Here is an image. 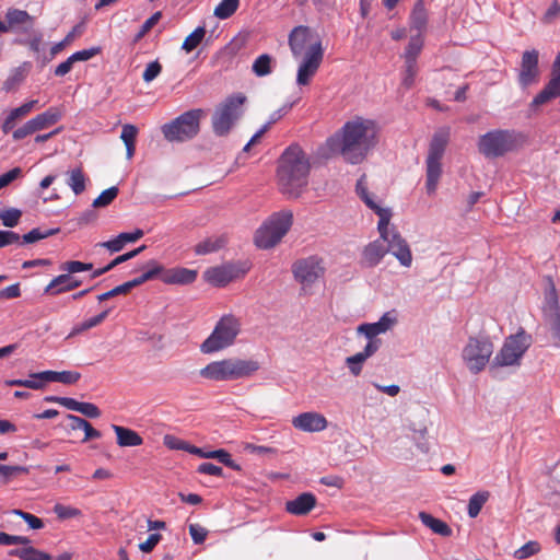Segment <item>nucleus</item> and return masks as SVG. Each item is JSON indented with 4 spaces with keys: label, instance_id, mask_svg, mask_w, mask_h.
<instances>
[{
    "label": "nucleus",
    "instance_id": "nucleus-1",
    "mask_svg": "<svg viewBox=\"0 0 560 560\" xmlns=\"http://www.w3.org/2000/svg\"><path fill=\"white\" fill-rule=\"evenodd\" d=\"M288 43L292 56L301 60L296 72L298 85H308L324 60V47L317 32L305 25L295 26Z\"/></svg>",
    "mask_w": 560,
    "mask_h": 560
},
{
    "label": "nucleus",
    "instance_id": "nucleus-2",
    "mask_svg": "<svg viewBox=\"0 0 560 560\" xmlns=\"http://www.w3.org/2000/svg\"><path fill=\"white\" fill-rule=\"evenodd\" d=\"M378 128L374 120L355 117L341 128V138H330L327 144L338 147L343 159L351 163H361L369 151L377 143Z\"/></svg>",
    "mask_w": 560,
    "mask_h": 560
},
{
    "label": "nucleus",
    "instance_id": "nucleus-3",
    "mask_svg": "<svg viewBox=\"0 0 560 560\" xmlns=\"http://www.w3.org/2000/svg\"><path fill=\"white\" fill-rule=\"evenodd\" d=\"M311 161L306 152L296 143L289 145L277 164V185L288 198L296 199L308 186Z\"/></svg>",
    "mask_w": 560,
    "mask_h": 560
},
{
    "label": "nucleus",
    "instance_id": "nucleus-4",
    "mask_svg": "<svg viewBox=\"0 0 560 560\" xmlns=\"http://www.w3.org/2000/svg\"><path fill=\"white\" fill-rule=\"evenodd\" d=\"M357 192L363 202L373 210L378 217L377 230L381 240L387 244L386 254L394 255L401 266L409 268L412 264V254L407 241L401 236L396 228H389L392 212L389 209L380 207L368 190L366 176L362 175L357 182Z\"/></svg>",
    "mask_w": 560,
    "mask_h": 560
},
{
    "label": "nucleus",
    "instance_id": "nucleus-5",
    "mask_svg": "<svg viewBox=\"0 0 560 560\" xmlns=\"http://www.w3.org/2000/svg\"><path fill=\"white\" fill-rule=\"evenodd\" d=\"M259 369V362L256 360L230 358L207 364L199 371V374L210 381H233L250 377Z\"/></svg>",
    "mask_w": 560,
    "mask_h": 560
},
{
    "label": "nucleus",
    "instance_id": "nucleus-6",
    "mask_svg": "<svg viewBox=\"0 0 560 560\" xmlns=\"http://www.w3.org/2000/svg\"><path fill=\"white\" fill-rule=\"evenodd\" d=\"M242 331V320L236 315L224 314L215 323L212 332L200 345V351L211 354L233 346Z\"/></svg>",
    "mask_w": 560,
    "mask_h": 560
},
{
    "label": "nucleus",
    "instance_id": "nucleus-7",
    "mask_svg": "<svg viewBox=\"0 0 560 560\" xmlns=\"http://www.w3.org/2000/svg\"><path fill=\"white\" fill-rule=\"evenodd\" d=\"M525 142L523 133L515 130L497 129L482 135L478 141L479 152L488 159L503 156Z\"/></svg>",
    "mask_w": 560,
    "mask_h": 560
},
{
    "label": "nucleus",
    "instance_id": "nucleus-8",
    "mask_svg": "<svg viewBox=\"0 0 560 560\" xmlns=\"http://www.w3.org/2000/svg\"><path fill=\"white\" fill-rule=\"evenodd\" d=\"M451 130L444 127L435 131L430 142L427 156V191L434 194L442 174L441 160L450 141Z\"/></svg>",
    "mask_w": 560,
    "mask_h": 560
},
{
    "label": "nucleus",
    "instance_id": "nucleus-9",
    "mask_svg": "<svg viewBox=\"0 0 560 560\" xmlns=\"http://www.w3.org/2000/svg\"><path fill=\"white\" fill-rule=\"evenodd\" d=\"M292 222L293 214L291 211H280L271 214L255 233L256 246L261 249L272 248L288 233Z\"/></svg>",
    "mask_w": 560,
    "mask_h": 560
},
{
    "label": "nucleus",
    "instance_id": "nucleus-10",
    "mask_svg": "<svg viewBox=\"0 0 560 560\" xmlns=\"http://www.w3.org/2000/svg\"><path fill=\"white\" fill-rule=\"evenodd\" d=\"M205 112L200 108L190 109L161 128L164 138L170 142H184L195 138L200 130V119Z\"/></svg>",
    "mask_w": 560,
    "mask_h": 560
},
{
    "label": "nucleus",
    "instance_id": "nucleus-11",
    "mask_svg": "<svg viewBox=\"0 0 560 560\" xmlns=\"http://www.w3.org/2000/svg\"><path fill=\"white\" fill-rule=\"evenodd\" d=\"M246 102V96L242 93L233 94L226 97L214 110L211 122L213 132L223 137L226 136L234 124L241 118L244 113L243 106Z\"/></svg>",
    "mask_w": 560,
    "mask_h": 560
},
{
    "label": "nucleus",
    "instance_id": "nucleus-12",
    "mask_svg": "<svg viewBox=\"0 0 560 560\" xmlns=\"http://www.w3.org/2000/svg\"><path fill=\"white\" fill-rule=\"evenodd\" d=\"M532 345V336L524 329L509 336L493 359V366L520 365L521 360Z\"/></svg>",
    "mask_w": 560,
    "mask_h": 560
},
{
    "label": "nucleus",
    "instance_id": "nucleus-13",
    "mask_svg": "<svg viewBox=\"0 0 560 560\" xmlns=\"http://www.w3.org/2000/svg\"><path fill=\"white\" fill-rule=\"evenodd\" d=\"M493 353V343L488 337H469L462 351V359L467 369L477 374L485 370Z\"/></svg>",
    "mask_w": 560,
    "mask_h": 560
},
{
    "label": "nucleus",
    "instance_id": "nucleus-14",
    "mask_svg": "<svg viewBox=\"0 0 560 560\" xmlns=\"http://www.w3.org/2000/svg\"><path fill=\"white\" fill-rule=\"evenodd\" d=\"M292 272L303 288L310 287L325 273L323 259L316 256L299 259L292 265Z\"/></svg>",
    "mask_w": 560,
    "mask_h": 560
},
{
    "label": "nucleus",
    "instance_id": "nucleus-15",
    "mask_svg": "<svg viewBox=\"0 0 560 560\" xmlns=\"http://www.w3.org/2000/svg\"><path fill=\"white\" fill-rule=\"evenodd\" d=\"M538 58L539 52L536 49L523 52L518 72V83L522 86L526 88L537 82L539 77Z\"/></svg>",
    "mask_w": 560,
    "mask_h": 560
},
{
    "label": "nucleus",
    "instance_id": "nucleus-16",
    "mask_svg": "<svg viewBox=\"0 0 560 560\" xmlns=\"http://www.w3.org/2000/svg\"><path fill=\"white\" fill-rule=\"evenodd\" d=\"M295 429L304 432H320L327 428L326 418L317 412H303L292 419Z\"/></svg>",
    "mask_w": 560,
    "mask_h": 560
},
{
    "label": "nucleus",
    "instance_id": "nucleus-17",
    "mask_svg": "<svg viewBox=\"0 0 560 560\" xmlns=\"http://www.w3.org/2000/svg\"><path fill=\"white\" fill-rule=\"evenodd\" d=\"M82 284V281L74 277L72 273H61L45 287L44 293L49 295H59L72 290H75Z\"/></svg>",
    "mask_w": 560,
    "mask_h": 560
},
{
    "label": "nucleus",
    "instance_id": "nucleus-18",
    "mask_svg": "<svg viewBox=\"0 0 560 560\" xmlns=\"http://www.w3.org/2000/svg\"><path fill=\"white\" fill-rule=\"evenodd\" d=\"M560 96V73H551V78L544 89L533 98L532 108H537L549 101Z\"/></svg>",
    "mask_w": 560,
    "mask_h": 560
},
{
    "label": "nucleus",
    "instance_id": "nucleus-19",
    "mask_svg": "<svg viewBox=\"0 0 560 560\" xmlns=\"http://www.w3.org/2000/svg\"><path fill=\"white\" fill-rule=\"evenodd\" d=\"M203 276L209 283L215 287H224L236 277V271L233 266L223 265L207 269Z\"/></svg>",
    "mask_w": 560,
    "mask_h": 560
},
{
    "label": "nucleus",
    "instance_id": "nucleus-20",
    "mask_svg": "<svg viewBox=\"0 0 560 560\" xmlns=\"http://www.w3.org/2000/svg\"><path fill=\"white\" fill-rule=\"evenodd\" d=\"M197 279V271L184 267L165 269L162 281L166 284H190Z\"/></svg>",
    "mask_w": 560,
    "mask_h": 560
},
{
    "label": "nucleus",
    "instance_id": "nucleus-21",
    "mask_svg": "<svg viewBox=\"0 0 560 560\" xmlns=\"http://www.w3.org/2000/svg\"><path fill=\"white\" fill-rule=\"evenodd\" d=\"M316 505V498L313 493L304 492L298 495L294 500L285 503V510L293 515H306Z\"/></svg>",
    "mask_w": 560,
    "mask_h": 560
},
{
    "label": "nucleus",
    "instance_id": "nucleus-22",
    "mask_svg": "<svg viewBox=\"0 0 560 560\" xmlns=\"http://www.w3.org/2000/svg\"><path fill=\"white\" fill-rule=\"evenodd\" d=\"M395 323V318L388 313L384 314L378 322L362 324L358 327V332L363 334L368 339H377L376 336L386 332Z\"/></svg>",
    "mask_w": 560,
    "mask_h": 560
},
{
    "label": "nucleus",
    "instance_id": "nucleus-23",
    "mask_svg": "<svg viewBox=\"0 0 560 560\" xmlns=\"http://www.w3.org/2000/svg\"><path fill=\"white\" fill-rule=\"evenodd\" d=\"M384 242L380 238L368 244L362 253V261L366 267H374L383 259L386 255V249L383 244Z\"/></svg>",
    "mask_w": 560,
    "mask_h": 560
},
{
    "label": "nucleus",
    "instance_id": "nucleus-24",
    "mask_svg": "<svg viewBox=\"0 0 560 560\" xmlns=\"http://www.w3.org/2000/svg\"><path fill=\"white\" fill-rule=\"evenodd\" d=\"M37 103L38 101L32 100L12 109L2 124L3 133H9L14 128L16 120L28 115Z\"/></svg>",
    "mask_w": 560,
    "mask_h": 560
},
{
    "label": "nucleus",
    "instance_id": "nucleus-25",
    "mask_svg": "<svg viewBox=\"0 0 560 560\" xmlns=\"http://www.w3.org/2000/svg\"><path fill=\"white\" fill-rule=\"evenodd\" d=\"M62 117V112L58 107H49L42 114L33 117L31 120L34 125V128L37 131L47 129L55 124H57Z\"/></svg>",
    "mask_w": 560,
    "mask_h": 560
},
{
    "label": "nucleus",
    "instance_id": "nucleus-26",
    "mask_svg": "<svg viewBox=\"0 0 560 560\" xmlns=\"http://www.w3.org/2000/svg\"><path fill=\"white\" fill-rule=\"evenodd\" d=\"M5 24L9 26V32L19 25H28L30 27L34 24V18L28 14L25 10L15 8L8 9L5 13Z\"/></svg>",
    "mask_w": 560,
    "mask_h": 560
},
{
    "label": "nucleus",
    "instance_id": "nucleus-27",
    "mask_svg": "<svg viewBox=\"0 0 560 560\" xmlns=\"http://www.w3.org/2000/svg\"><path fill=\"white\" fill-rule=\"evenodd\" d=\"M113 430L117 435V444L119 446H139L143 443L139 433L131 429L114 424Z\"/></svg>",
    "mask_w": 560,
    "mask_h": 560
},
{
    "label": "nucleus",
    "instance_id": "nucleus-28",
    "mask_svg": "<svg viewBox=\"0 0 560 560\" xmlns=\"http://www.w3.org/2000/svg\"><path fill=\"white\" fill-rule=\"evenodd\" d=\"M419 518L422 524L429 527L433 533L443 537H450L452 535V528L442 520L435 518L427 512H420Z\"/></svg>",
    "mask_w": 560,
    "mask_h": 560
},
{
    "label": "nucleus",
    "instance_id": "nucleus-29",
    "mask_svg": "<svg viewBox=\"0 0 560 560\" xmlns=\"http://www.w3.org/2000/svg\"><path fill=\"white\" fill-rule=\"evenodd\" d=\"M67 176V185L75 195H80L85 190L88 177L81 166L68 171Z\"/></svg>",
    "mask_w": 560,
    "mask_h": 560
},
{
    "label": "nucleus",
    "instance_id": "nucleus-30",
    "mask_svg": "<svg viewBox=\"0 0 560 560\" xmlns=\"http://www.w3.org/2000/svg\"><path fill=\"white\" fill-rule=\"evenodd\" d=\"M9 556L18 557L22 560H51V556L49 553L40 551L32 546L21 549H12L9 551Z\"/></svg>",
    "mask_w": 560,
    "mask_h": 560
},
{
    "label": "nucleus",
    "instance_id": "nucleus-31",
    "mask_svg": "<svg viewBox=\"0 0 560 560\" xmlns=\"http://www.w3.org/2000/svg\"><path fill=\"white\" fill-rule=\"evenodd\" d=\"M427 11L422 0H418L410 14L411 27L417 30L419 33L425 30L427 26Z\"/></svg>",
    "mask_w": 560,
    "mask_h": 560
},
{
    "label": "nucleus",
    "instance_id": "nucleus-32",
    "mask_svg": "<svg viewBox=\"0 0 560 560\" xmlns=\"http://www.w3.org/2000/svg\"><path fill=\"white\" fill-rule=\"evenodd\" d=\"M30 63H24L15 69L12 70L10 75L7 78V80L3 83V88L5 91H12L16 89L26 78L28 70H30Z\"/></svg>",
    "mask_w": 560,
    "mask_h": 560
},
{
    "label": "nucleus",
    "instance_id": "nucleus-33",
    "mask_svg": "<svg viewBox=\"0 0 560 560\" xmlns=\"http://www.w3.org/2000/svg\"><path fill=\"white\" fill-rule=\"evenodd\" d=\"M226 243L223 236L208 237L195 246L197 255H207L221 249Z\"/></svg>",
    "mask_w": 560,
    "mask_h": 560
},
{
    "label": "nucleus",
    "instance_id": "nucleus-34",
    "mask_svg": "<svg viewBox=\"0 0 560 560\" xmlns=\"http://www.w3.org/2000/svg\"><path fill=\"white\" fill-rule=\"evenodd\" d=\"M489 491H478L472 494L468 501L467 513L469 517L475 518L479 515L482 506L489 500Z\"/></svg>",
    "mask_w": 560,
    "mask_h": 560
},
{
    "label": "nucleus",
    "instance_id": "nucleus-35",
    "mask_svg": "<svg viewBox=\"0 0 560 560\" xmlns=\"http://www.w3.org/2000/svg\"><path fill=\"white\" fill-rule=\"evenodd\" d=\"M206 28L203 26H198L195 28L183 42L182 49L186 52H191L196 49L206 36Z\"/></svg>",
    "mask_w": 560,
    "mask_h": 560
},
{
    "label": "nucleus",
    "instance_id": "nucleus-36",
    "mask_svg": "<svg viewBox=\"0 0 560 560\" xmlns=\"http://www.w3.org/2000/svg\"><path fill=\"white\" fill-rule=\"evenodd\" d=\"M26 474H28V469L24 466H10L0 464V482L3 485H7L14 478Z\"/></svg>",
    "mask_w": 560,
    "mask_h": 560
},
{
    "label": "nucleus",
    "instance_id": "nucleus-37",
    "mask_svg": "<svg viewBox=\"0 0 560 560\" xmlns=\"http://www.w3.org/2000/svg\"><path fill=\"white\" fill-rule=\"evenodd\" d=\"M272 57L268 54L259 55L253 62L252 69L257 77H265L271 73Z\"/></svg>",
    "mask_w": 560,
    "mask_h": 560
},
{
    "label": "nucleus",
    "instance_id": "nucleus-38",
    "mask_svg": "<svg viewBox=\"0 0 560 560\" xmlns=\"http://www.w3.org/2000/svg\"><path fill=\"white\" fill-rule=\"evenodd\" d=\"M240 5V0H222L214 9L213 14L220 20L232 16Z\"/></svg>",
    "mask_w": 560,
    "mask_h": 560
},
{
    "label": "nucleus",
    "instance_id": "nucleus-39",
    "mask_svg": "<svg viewBox=\"0 0 560 560\" xmlns=\"http://www.w3.org/2000/svg\"><path fill=\"white\" fill-rule=\"evenodd\" d=\"M108 313H109V311L106 310V311L100 313L98 315L88 318V319L83 320L82 323L75 325L72 329L71 335H79V334H82L83 331H86L93 327L98 326L100 324H102L105 320V318L108 316Z\"/></svg>",
    "mask_w": 560,
    "mask_h": 560
},
{
    "label": "nucleus",
    "instance_id": "nucleus-40",
    "mask_svg": "<svg viewBox=\"0 0 560 560\" xmlns=\"http://www.w3.org/2000/svg\"><path fill=\"white\" fill-rule=\"evenodd\" d=\"M423 47V38L420 34L412 36L405 51V61L417 62V57Z\"/></svg>",
    "mask_w": 560,
    "mask_h": 560
},
{
    "label": "nucleus",
    "instance_id": "nucleus-41",
    "mask_svg": "<svg viewBox=\"0 0 560 560\" xmlns=\"http://www.w3.org/2000/svg\"><path fill=\"white\" fill-rule=\"evenodd\" d=\"M59 229L56 228V229H50V230H47V231H40L39 229H33L31 230L28 233L24 234L22 236V242L21 244H32V243H35V242H38L40 240H44L48 236H51V235H55L57 233H59Z\"/></svg>",
    "mask_w": 560,
    "mask_h": 560
},
{
    "label": "nucleus",
    "instance_id": "nucleus-42",
    "mask_svg": "<svg viewBox=\"0 0 560 560\" xmlns=\"http://www.w3.org/2000/svg\"><path fill=\"white\" fill-rule=\"evenodd\" d=\"M541 550L540 544L536 540H530L516 549L513 553L515 559L524 560L532 556L537 555Z\"/></svg>",
    "mask_w": 560,
    "mask_h": 560
},
{
    "label": "nucleus",
    "instance_id": "nucleus-43",
    "mask_svg": "<svg viewBox=\"0 0 560 560\" xmlns=\"http://www.w3.org/2000/svg\"><path fill=\"white\" fill-rule=\"evenodd\" d=\"M92 268H93V265L91 262H82L79 260H68V261L62 262L59 266V269L61 271L72 273V275L82 272V271H88V270H91Z\"/></svg>",
    "mask_w": 560,
    "mask_h": 560
},
{
    "label": "nucleus",
    "instance_id": "nucleus-44",
    "mask_svg": "<svg viewBox=\"0 0 560 560\" xmlns=\"http://www.w3.org/2000/svg\"><path fill=\"white\" fill-rule=\"evenodd\" d=\"M209 457L218 459L220 463L234 470H241V466L235 460H233L231 454L223 448L210 451Z\"/></svg>",
    "mask_w": 560,
    "mask_h": 560
},
{
    "label": "nucleus",
    "instance_id": "nucleus-45",
    "mask_svg": "<svg viewBox=\"0 0 560 560\" xmlns=\"http://www.w3.org/2000/svg\"><path fill=\"white\" fill-rule=\"evenodd\" d=\"M118 195V188L113 186L101 192V195L94 199L93 207L102 208L110 205Z\"/></svg>",
    "mask_w": 560,
    "mask_h": 560
},
{
    "label": "nucleus",
    "instance_id": "nucleus-46",
    "mask_svg": "<svg viewBox=\"0 0 560 560\" xmlns=\"http://www.w3.org/2000/svg\"><path fill=\"white\" fill-rule=\"evenodd\" d=\"M161 18L162 12L158 11L153 13L148 20H145L135 36V42H139L142 37H144L158 24Z\"/></svg>",
    "mask_w": 560,
    "mask_h": 560
},
{
    "label": "nucleus",
    "instance_id": "nucleus-47",
    "mask_svg": "<svg viewBox=\"0 0 560 560\" xmlns=\"http://www.w3.org/2000/svg\"><path fill=\"white\" fill-rule=\"evenodd\" d=\"M21 215V210L15 208H11L0 212V219L3 225L7 228H14L15 225H18Z\"/></svg>",
    "mask_w": 560,
    "mask_h": 560
},
{
    "label": "nucleus",
    "instance_id": "nucleus-48",
    "mask_svg": "<svg viewBox=\"0 0 560 560\" xmlns=\"http://www.w3.org/2000/svg\"><path fill=\"white\" fill-rule=\"evenodd\" d=\"M54 512L60 520H68L81 515V511L79 509L60 503L54 506Z\"/></svg>",
    "mask_w": 560,
    "mask_h": 560
},
{
    "label": "nucleus",
    "instance_id": "nucleus-49",
    "mask_svg": "<svg viewBox=\"0 0 560 560\" xmlns=\"http://www.w3.org/2000/svg\"><path fill=\"white\" fill-rule=\"evenodd\" d=\"M164 445L170 450L185 451L189 453L191 444L174 435L166 434L163 439Z\"/></svg>",
    "mask_w": 560,
    "mask_h": 560
},
{
    "label": "nucleus",
    "instance_id": "nucleus-50",
    "mask_svg": "<svg viewBox=\"0 0 560 560\" xmlns=\"http://www.w3.org/2000/svg\"><path fill=\"white\" fill-rule=\"evenodd\" d=\"M12 513L23 518L32 529H40L44 527V522L31 513L18 509L13 510Z\"/></svg>",
    "mask_w": 560,
    "mask_h": 560
},
{
    "label": "nucleus",
    "instance_id": "nucleus-51",
    "mask_svg": "<svg viewBox=\"0 0 560 560\" xmlns=\"http://www.w3.org/2000/svg\"><path fill=\"white\" fill-rule=\"evenodd\" d=\"M161 72H162L161 63L158 60L151 61L150 63L147 65L144 71H143V74H142V79L144 82L149 83V82L153 81L154 79H156Z\"/></svg>",
    "mask_w": 560,
    "mask_h": 560
},
{
    "label": "nucleus",
    "instance_id": "nucleus-52",
    "mask_svg": "<svg viewBox=\"0 0 560 560\" xmlns=\"http://www.w3.org/2000/svg\"><path fill=\"white\" fill-rule=\"evenodd\" d=\"M406 62V69H405V75L402 78V85L407 89H410L415 84V78L418 72L417 62L411 61H405Z\"/></svg>",
    "mask_w": 560,
    "mask_h": 560
},
{
    "label": "nucleus",
    "instance_id": "nucleus-53",
    "mask_svg": "<svg viewBox=\"0 0 560 560\" xmlns=\"http://www.w3.org/2000/svg\"><path fill=\"white\" fill-rule=\"evenodd\" d=\"M364 362L365 360L359 353H355L354 355L348 357L346 359V364L349 368L351 374L354 376H359L361 374Z\"/></svg>",
    "mask_w": 560,
    "mask_h": 560
},
{
    "label": "nucleus",
    "instance_id": "nucleus-54",
    "mask_svg": "<svg viewBox=\"0 0 560 560\" xmlns=\"http://www.w3.org/2000/svg\"><path fill=\"white\" fill-rule=\"evenodd\" d=\"M145 268L147 270L143 272V275L148 281L156 278L158 276H160V278L162 279V273L165 271L163 266L159 264L156 260L148 261Z\"/></svg>",
    "mask_w": 560,
    "mask_h": 560
},
{
    "label": "nucleus",
    "instance_id": "nucleus-55",
    "mask_svg": "<svg viewBox=\"0 0 560 560\" xmlns=\"http://www.w3.org/2000/svg\"><path fill=\"white\" fill-rule=\"evenodd\" d=\"M138 135V128L135 125L126 124L122 126L120 139L126 144H136V138Z\"/></svg>",
    "mask_w": 560,
    "mask_h": 560
},
{
    "label": "nucleus",
    "instance_id": "nucleus-56",
    "mask_svg": "<svg viewBox=\"0 0 560 560\" xmlns=\"http://www.w3.org/2000/svg\"><path fill=\"white\" fill-rule=\"evenodd\" d=\"M295 104H296V101L291 102V103H285L284 105H282L279 109L275 110L270 115L269 120L267 121V124L265 126H268V129H269L271 127V125H273L275 122L280 120L283 116H285Z\"/></svg>",
    "mask_w": 560,
    "mask_h": 560
},
{
    "label": "nucleus",
    "instance_id": "nucleus-57",
    "mask_svg": "<svg viewBox=\"0 0 560 560\" xmlns=\"http://www.w3.org/2000/svg\"><path fill=\"white\" fill-rule=\"evenodd\" d=\"M189 534L195 544H202L208 535V530L199 524L189 525Z\"/></svg>",
    "mask_w": 560,
    "mask_h": 560
},
{
    "label": "nucleus",
    "instance_id": "nucleus-58",
    "mask_svg": "<svg viewBox=\"0 0 560 560\" xmlns=\"http://www.w3.org/2000/svg\"><path fill=\"white\" fill-rule=\"evenodd\" d=\"M35 132H36V130L34 128V125H33L32 120L30 119L23 126H21L20 128L15 129L13 131L12 138L15 141H19V140H22L25 137L31 136Z\"/></svg>",
    "mask_w": 560,
    "mask_h": 560
},
{
    "label": "nucleus",
    "instance_id": "nucleus-59",
    "mask_svg": "<svg viewBox=\"0 0 560 560\" xmlns=\"http://www.w3.org/2000/svg\"><path fill=\"white\" fill-rule=\"evenodd\" d=\"M100 52H101L100 47H92L89 49L75 51L74 54L71 55V58L74 62L86 61V60H90L91 58H93L94 56L98 55Z\"/></svg>",
    "mask_w": 560,
    "mask_h": 560
},
{
    "label": "nucleus",
    "instance_id": "nucleus-60",
    "mask_svg": "<svg viewBox=\"0 0 560 560\" xmlns=\"http://www.w3.org/2000/svg\"><path fill=\"white\" fill-rule=\"evenodd\" d=\"M197 471L199 474H203V475H210V476H217V477H222L223 476V469L220 467V466H217L212 463H201L198 468H197Z\"/></svg>",
    "mask_w": 560,
    "mask_h": 560
},
{
    "label": "nucleus",
    "instance_id": "nucleus-61",
    "mask_svg": "<svg viewBox=\"0 0 560 560\" xmlns=\"http://www.w3.org/2000/svg\"><path fill=\"white\" fill-rule=\"evenodd\" d=\"M243 448H244V451L252 453V454H259V455L277 454V450L273 447L265 446V445H255L252 443H246Z\"/></svg>",
    "mask_w": 560,
    "mask_h": 560
},
{
    "label": "nucleus",
    "instance_id": "nucleus-62",
    "mask_svg": "<svg viewBox=\"0 0 560 560\" xmlns=\"http://www.w3.org/2000/svg\"><path fill=\"white\" fill-rule=\"evenodd\" d=\"M81 378V374L77 371H61L58 372V381L59 383L71 385L75 384Z\"/></svg>",
    "mask_w": 560,
    "mask_h": 560
},
{
    "label": "nucleus",
    "instance_id": "nucleus-63",
    "mask_svg": "<svg viewBox=\"0 0 560 560\" xmlns=\"http://www.w3.org/2000/svg\"><path fill=\"white\" fill-rule=\"evenodd\" d=\"M21 240L20 235L13 231L0 230V248L19 243Z\"/></svg>",
    "mask_w": 560,
    "mask_h": 560
},
{
    "label": "nucleus",
    "instance_id": "nucleus-64",
    "mask_svg": "<svg viewBox=\"0 0 560 560\" xmlns=\"http://www.w3.org/2000/svg\"><path fill=\"white\" fill-rule=\"evenodd\" d=\"M78 412L89 418H98L101 416L98 407L92 402H81Z\"/></svg>",
    "mask_w": 560,
    "mask_h": 560
}]
</instances>
